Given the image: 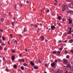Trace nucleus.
Segmentation results:
<instances>
[{
  "instance_id": "obj_37",
  "label": "nucleus",
  "mask_w": 73,
  "mask_h": 73,
  "mask_svg": "<svg viewBox=\"0 0 73 73\" xmlns=\"http://www.w3.org/2000/svg\"><path fill=\"white\" fill-rule=\"evenodd\" d=\"M37 27H38V25H35V27H36V28H37Z\"/></svg>"
},
{
  "instance_id": "obj_64",
  "label": "nucleus",
  "mask_w": 73,
  "mask_h": 73,
  "mask_svg": "<svg viewBox=\"0 0 73 73\" xmlns=\"http://www.w3.org/2000/svg\"><path fill=\"white\" fill-rule=\"evenodd\" d=\"M65 73H68V71H66V72Z\"/></svg>"
},
{
  "instance_id": "obj_7",
  "label": "nucleus",
  "mask_w": 73,
  "mask_h": 73,
  "mask_svg": "<svg viewBox=\"0 0 73 73\" xmlns=\"http://www.w3.org/2000/svg\"><path fill=\"white\" fill-rule=\"evenodd\" d=\"M72 66H71V65H70V63H68L66 66V67H68V68H70Z\"/></svg>"
},
{
  "instance_id": "obj_47",
  "label": "nucleus",
  "mask_w": 73,
  "mask_h": 73,
  "mask_svg": "<svg viewBox=\"0 0 73 73\" xmlns=\"http://www.w3.org/2000/svg\"><path fill=\"white\" fill-rule=\"evenodd\" d=\"M14 8L15 9H16V5H15V6H14Z\"/></svg>"
},
{
  "instance_id": "obj_2",
  "label": "nucleus",
  "mask_w": 73,
  "mask_h": 73,
  "mask_svg": "<svg viewBox=\"0 0 73 73\" xmlns=\"http://www.w3.org/2000/svg\"><path fill=\"white\" fill-rule=\"evenodd\" d=\"M69 5L70 8H73V3H69Z\"/></svg>"
},
{
  "instance_id": "obj_51",
  "label": "nucleus",
  "mask_w": 73,
  "mask_h": 73,
  "mask_svg": "<svg viewBox=\"0 0 73 73\" xmlns=\"http://www.w3.org/2000/svg\"><path fill=\"white\" fill-rule=\"evenodd\" d=\"M59 42H62V40H59Z\"/></svg>"
},
{
  "instance_id": "obj_49",
  "label": "nucleus",
  "mask_w": 73,
  "mask_h": 73,
  "mask_svg": "<svg viewBox=\"0 0 73 73\" xmlns=\"http://www.w3.org/2000/svg\"><path fill=\"white\" fill-rule=\"evenodd\" d=\"M3 16H4V17H5V16H6V15L5 14H4Z\"/></svg>"
},
{
  "instance_id": "obj_38",
  "label": "nucleus",
  "mask_w": 73,
  "mask_h": 73,
  "mask_svg": "<svg viewBox=\"0 0 73 73\" xmlns=\"http://www.w3.org/2000/svg\"><path fill=\"white\" fill-rule=\"evenodd\" d=\"M0 31H1V32H3V30L1 29H0Z\"/></svg>"
},
{
  "instance_id": "obj_54",
  "label": "nucleus",
  "mask_w": 73,
  "mask_h": 73,
  "mask_svg": "<svg viewBox=\"0 0 73 73\" xmlns=\"http://www.w3.org/2000/svg\"><path fill=\"white\" fill-rule=\"evenodd\" d=\"M53 54H55V51H53Z\"/></svg>"
},
{
  "instance_id": "obj_24",
  "label": "nucleus",
  "mask_w": 73,
  "mask_h": 73,
  "mask_svg": "<svg viewBox=\"0 0 73 73\" xmlns=\"http://www.w3.org/2000/svg\"><path fill=\"white\" fill-rule=\"evenodd\" d=\"M12 52L13 53H15V50H12Z\"/></svg>"
},
{
  "instance_id": "obj_15",
  "label": "nucleus",
  "mask_w": 73,
  "mask_h": 73,
  "mask_svg": "<svg viewBox=\"0 0 73 73\" xmlns=\"http://www.w3.org/2000/svg\"><path fill=\"white\" fill-rule=\"evenodd\" d=\"M62 21L63 22H64V23H65V22H66V19H65V18H63Z\"/></svg>"
},
{
  "instance_id": "obj_28",
  "label": "nucleus",
  "mask_w": 73,
  "mask_h": 73,
  "mask_svg": "<svg viewBox=\"0 0 73 73\" xmlns=\"http://www.w3.org/2000/svg\"><path fill=\"white\" fill-rule=\"evenodd\" d=\"M58 61H60V62H62V60H61V59H58Z\"/></svg>"
},
{
  "instance_id": "obj_25",
  "label": "nucleus",
  "mask_w": 73,
  "mask_h": 73,
  "mask_svg": "<svg viewBox=\"0 0 73 73\" xmlns=\"http://www.w3.org/2000/svg\"><path fill=\"white\" fill-rule=\"evenodd\" d=\"M67 58H69V55H67L66 56Z\"/></svg>"
},
{
  "instance_id": "obj_34",
  "label": "nucleus",
  "mask_w": 73,
  "mask_h": 73,
  "mask_svg": "<svg viewBox=\"0 0 73 73\" xmlns=\"http://www.w3.org/2000/svg\"><path fill=\"white\" fill-rule=\"evenodd\" d=\"M45 66H46V67H47V64H45Z\"/></svg>"
},
{
  "instance_id": "obj_60",
  "label": "nucleus",
  "mask_w": 73,
  "mask_h": 73,
  "mask_svg": "<svg viewBox=\"0 0 73 73\" xmlns=\"http://www.w3.org/2000/svg\"><path fill=\"white\" fill-rule=\"evenodd\" d=\"M65 36H67V33H65Z\"/></svg>"
},
{
  "instance_id": "obj_16",
  "label": "nucleus",
  "mask_w": 73,
  "mask_h": 73,
  "mask_svg": "<svg viewBox=\"0 0 73 73\" xmlns=\"http://www.w3.org/2000/svg\"><path fill=\"white\" fill-rule=\"evenodd\" d=\"M13 67L14 68H15V69H16L17 68V65L16 64H15L14 65Z\"/></svg>"
},
{
  "instance_id": "obj_11",
  "label": "nucleus",
  "mask_w": 73,
  "mask_h": 73,
  "mask_svg": "<svg viewBox=\"0 0 73 73\" xmlns=\"http://www.w3.org/2000/svg\"><path fill=\"white\" fill-rule=\"evenodd\" d=\"M70 70L72 72H73V67L71 66L70 68Z\"/></svg>"
},
{
  "instance_id": "obj_13",
  "label": "nucleus",
  "mask_w": 73,
  "mask_h": 73,
  "mask_svg": "<svg viewBox=\"0 0 73 73\" xmlns=\"http://www.w3.org/2000/svg\"><path fill=\"white\" fill-rule=\"evenodd\" d=\"M68 20L70 24H72V20H70V19H68Z\"/></svg>"
},
{
  "instance_id": "obj_17",
  "label": "nucleus",
  "mask_w": 73,
  "mask_h": 73,
  "mask_svg": "<svg viewBox=\"0 0 73 73\" xmlns=\"http://www.w3.org/2000/svg\"><path fill=\"white\" fill-rule=\"evenodd\" d=\"M69 42L70 43H72L73 42V39H71L70 40Z\"/></svg>"
},
{
  "instance_id": "obj_10",
  "label": "nucleus",
  "mask_w": 73,
  "mask_h": 73,
  "mask_svg": "<svg viewBox=\"0 0 73 73\" xmlns=\"http://www.w3.org/2000/svg\"><path fill=\"white\" fill-rule=\"evenodd\" d=\"M51 28L52 29V30H54V28H55V26L54 25L51 26Z\"/></svg>"
},
{
  "instance_id": "obj_29",
  "label": "nucleus",
  "mask_w": 73,
  "mask_h": 73,
  "mask_svg": "<svg viewBox=\"0 0 73 73\" xmlns=\"http://www.w3.org/2000/svg\"><path fill=\"white\" fill-rule=\"evenodd\" d=\"M23 65L24 66H28V64H25V63L23 64Z\"/></svg>"
},
{
  "instance_id": "obj_33",
  "label": "nucleus",
  "mask_w": 73,
  "mask_h": 73,
  "mask_svg": "<svg viewBox=\"0 0 73 73\" xmlns=\"http://www.w3.org/2000/svg\"><path fill=\"white\" fill-rule=\"evenodd\" d=\"M2 50V47L0 46V50Z\"/></svg>"
},
{
  "instance_id": "obj_14",
  "label": "nucleus",
  "mask_w": 73,
  "mask_h": 73,
  "mask_svg": "<svg viewBox=\"0 0 73 73\" xmlns=\"http://www.w3.org/2000/svg\"><path fill=\"white\" fill-rule=\"evenodd\" d=\"M63 7H64L62 9V11H64L65 10V5H64Z\"/></svg>"
},
{
  "instance_id": "obj_48",
  "label": "nucleus",
  "mask_w": 73,
  "mask_h": 73,
  "mask_svg": "<svg viewBox=\"0 0 73 73\" xmlns=\"http://www.w3.org/2000/svg\"><path fill=\"white\" fill-rule=\"evenodd\" d=\"M39 25H40L41 26V27H42V24L41 23H40Z\"/></svg>"
},
{
  "instance_id": "obj_44",
  "label": "nucleus",
  "mask_w": 73,
  "mask_h": 73,
  "mask_svg": "<svg viewBox=\"0 0 73 73\" xmlns=\"http://www.w3.org/2000/svg\"><path fill=\"white\" fill-rule=\"evenodd\" d=\"M57 61H58V60L57 59H56L55 60V62H57Z\"/></svg>"
},
{
  "instance_id": "obj_40",
  "label": "nucleus",
  "mask_w": 73,
  "mask_h": 73,
  "mask_svg": "<svg viewBox=\"0 0 73 73\" xmlns=\"http://www.w3.org/2000/svg\"><path fill=\"white\" fill-rule=\"evenodd\" d=\"M38 61L40 62V64L42 63V62H41V60H39Z\"/></svg>"
},
{
  "instance_id": "obj_57",
  "label": "nucleus",
  "mask_w": 73,
  "mask_h": 73,
  "mask_svg": "<svg viewBox=\"0 0 73 73\" xmlns=\"http://www.w3.org/2000/svg\"><path fill=\"white\" fill-rule=\"evenodd\" d=\"M15 42H17V41L16 40H15Z\"/></svg>"
},
{
  "instance_id": "obj_35",
  "label": "nucleus",
  "mask_w": 73,
  "mask_h": 73,
  "mask_svg": "<svg viewBox=\"0 0 73 73\" xmlns=\"http://www.w3.org/2000/svg\"><path fill=\"white\" fill-rule=\"evenodd\" d=\"M65 53L66 54H67V53H68V51L66 50H65Z\"/></svg>"
},
{
  "instance_id": "obj_43",
  "label": "nucleus",
  "mask_w": 73,
  "mask_h": 73,
  "mask_svg": "<svg viewBox=\"0 0 73 73\" xmlns=\"http://www.w3.org/2000/svg\"><path fill=\"white\" fill-rule=\"evenodd\" d=\"M1 21L3 22L4 21V19L3 18H2L1 19Z\"/></svg>"
},
{
  "instance_id": "obj_59",
  "label": "nucleus",
  "mask_w": 73,
  "mask_h": 73,
  "mask_svg": "<svg viewBox=\"0 0 73 73\" xmlns=\"http://www.w3.org/2000/svg\"><path fill=\"white\" fill-rule=\"evenodd\" d=\"M8 25V23H7L6 24V25Z\"/></svg>"
},
{
  "instance_id": "obj_58",
  "label": "nucleus",
  "mask_w": 73,
  "mask_h": 73,
  "mask_svg": "<svg viewBox=\"0 0 73 73\" xmlns=\"http://www.w3.org/2000/svg\"><path fill=\"white\" fill-rule=\"evenodd\" d=\"M19 56H21V54H19Z\"/></svg>"
},
{
  "instance_id": "obj_9",
  "label": "nucleus",
  "mask_w": 73,
  "mask_h": 73,
  "mask_svg": "<svg viewBox=\"0 0 73 73\" xmlns=\"http://www.w3.org/2000/svg\"><path fill=\"white\" fill-rule=\"evenodd\" d=\"M40 37L41 38L42 41H44V36H40Z\"/></svg>"
},
{
  "instance_id": "obj_55",
  "label": "nucleus",
  "mask_w": 73,
  "mask_h": 73,
  "mask_svg": "<svg viewBox=\"0 0 73 73\" xmlns=\"http://www.w3.org/2000/svg\"><path fill=\"white\" fill-rule=\"evenodd\" d=\"M25 50L26 52H27V48H25Z\"/></svg>"
},
{
  "instance_id": "obj_6",
  "label": "nucleus",
  "mask_w": 73,
  "mask_h": 73,
  "mask_svg": "<svg viewBox=\"0 0 73 73\" xmlns=\"http://www.w3.org/2000/svg\"><path fill=\"white\" fill-rule=\"evenodd\" d=\"M19 62H21V61L22 62H24V61H25V60L24 59H19Z\"/></svg>"
},
{
  "instance_id": "obj_41",
  "label": "nucleus",
  "mask_w": 73,
  "mask_h": 73,
  "mask_svg": "<svg viewBox=\"0 0 73 73\" xmlns=\"http://www.w3.org/2000/svg\"><path fill=\"white\" fill-rule=\"evenodd\" d=\"M5 70L6 71V72H9V70H8V69H6Z\"/></svg>"
},
{
  "instance_id": "obj_62",
  "label": "nucleus",
  "mask_w": 73,
  "mask_h": 73,
  "mask_svg": "<svg viewBox=\"0 0 73 73\" xmlns=\"http://www.w3.org/2000/svg\"><path fill=\"white\" fill-rule=\"evenodd\" d=\"M31 26H33V24H31Z\"/></svg>"
},
{
  "instance_id": "obj_8",
  "label": "nucleus",
  "mask_w": 73,
  "mask_h": 73,
  "mask_svg": "<svg viewBox=\"0 0 73 73\" xmlns=\"http://www.w3.org/2000/svg\"><path fill=\"white\" fill-rule=\"evenodd\" d=\"M30 64L32 66H35V63L32 62H30Z\"/></svg>"
},
{
  "instance_id": "obj_61",
  "label": "nucleus",
  "mask_w": 73,
  "mask_h": 73,
  "mask_svg": "<svg viewBox=\"0 0 73 73\" xmlns=\"http://www.w3.org/2000/svg\"><path fill=\"white\" fill-rule=\"evenodd\" d=\"M45 41H46V42H47V41H48V40H47L46 39V40H45Z\"/></svg>"
},
{
  "instance_id": "obj_53",
  "label": "nucleus",
  "mask_w": 73,
  "mask_h": 73,
  "mask_svg": "<svg viewBox=\"0 0 73 73\" xmlns=\"http://www.w3.org/2000/svg\"><path fill=\"white\" fill-rule=\"evenodd\" d=\"M71 52L73 53V50H71Z\"/></svg>"
},
{
  "instance_id": "obj_39",
  "label": "nucleus",
  "mask_w": 73,
  "mask_h": 73,
  "mask_svg": "<svg viewBox=\"0 0 73 73\" xmlns=\"http://www.w3.org/2000/svg\"><path fill=\"white\" fill-rule=\"evenodd\" d=\"M2 45H3V46H5V44L4 43H2L1 44Z\"/></svg>"
},
{
  "instance_id": "obj_52",
  "label": "nucleus",
  "mask_w": 73,
  "mask_h": 73,
  "mask_svg": "<svg viewBox=\"0 0 73 73\" xmlns=\"http://www.w3.org/2000/svg\"><path fill=\"white\" fill-rule=\"evenodd\" d=\"M55 1L56 2V3H57L58 2V1L57 0H55Z\"/></svg>"
},
{
  "instance_id": "obj_46",
  "label": "nucleus",
  "mask_w": 73,
  "mask_h": 73,
  "mask_svg": "<svg viewBox=\"0 0 73 73\" xmlns=\"http://www.w3.org/2000/svg\"><path fill=\"white\" fill-rule=\"evenodd\" d=\"M7 50V48L6 47H5L4 48V50Z\"/></svg>"
},
{
  "instance_id": "obj_31",
  "label": "nucleus",
  "mask_w": 73,
  "mask_h": 73,
  "mask_svg": "<svg viewBox=\"0 0 73 73\" xmlns=\"http://www.w3.org/2000/svg\"><path fill=\"white\" fill-rule=\"evenodd\" d=\"M27 31V30L26 29L24 28V31L25 32H26V31Z\"/></svg>"
},
{
  "instance_id": "obj_23",
  "label": "nucleus",
  "mask_w": 73,
  "mask_h": 73,
  "mask_svg": "<svg viewBox=\"0 0 73 73\" xmlns=\"http://www.w3.org/2000/svg\"><path fill=\"white\" fill-rule=\"evenodd\" d=\"M2 40L3 41H5V38H4V37H2Z\"/></svg>"
},
{
  "instance_id": "obj_36",
  "label": "nucleus",
  "mask_w": 73,
  "mask_h": 73,
  "mask_svg": "<svg viewBox=\"0 0 73 73\" xmlns=\"http://www.w3.org/2000/svg\"><path fill=\"white\" fill-rule=\"evenodd\" d=\"M47 13H48V12H49V10L48 9V10L46 11Z\"/></svg>"
},
{
  "instance_id": "obj_26",
  "label": "nucleus",
  "mask_w": 73,
  "mask_h": 73,
  "mask_svg": "<svg viewBox=\"0 0 73 73\" xmlns=\"http://www.w3.org/2000/svg\"><path fill=\"white\" fill-rule=\"evenodd\" d=\"M61 53V51H58V54H60Z\"/></svg>"
},
{
  "instance_id": "obj_30",
  "label": "nucleus",
  "mask_w": 73,
  "mask_h": 73,
  "mask_svg": "<svg viewBox=\"0 0 73 73\" xmlns=\"http://www.w3.org/2000/svg\"><path fill=\"white\" fill-rule=\"evenodd\" d=\"M62 49H63V48H59V50H61H61H62Z\"/></svg>"
},
{
  "instance_id": "obj_4",
  "label": "nucleus",
  "mask_w": 73,
  "mask_h": 73,
  "mask_svg": "<svg viewBox=\"0 0 73 73\" xmlns=\"http://www.w3.org/2000/svg\"><path fill=\"white\" fill-rule=\"evenodd\" d=\"M63 62L64 64H68V60H64Z\"/></svg>"
},
{
  "instance_id": "obj_1",
  "label": "nucleus",
  "mask_w": 73,
  "mask_h": 73,
  "mask_svg": "<svg viewBox=\"0 0 73 73\" xmlns=\"http://www.w3.org/2000/svg\"><path fill=\"white\" fill-rule=\"evenodd\" d=\"M72 30V28L70 27H68L67 29V31H69V32L67 33V34L68 35H69V34H71L72 33V31L71 30Z\"/></svg>"
},
{
  "instance_id": "obj_27",
  "label": "nucleus",
  "mask_w": 73,
  "mask_h": 73,
  "mask_svg": "<svg viewBox=\"0 0 73 73\" xmlns=\"http://www.w3.org/2000/svg\"><path fill=\"white\" fill-rule=\"evenodd\" d=\"M19 6H21V7H23V5L22 3H19Z\"/></svg>"
},
{
  "instance_id": "obj_45",
  "label": "nucleus",
  "mask_w": 73,
  "mask_h": 73,
  "mask_svg": "<svg viewBox=\"0 0 73 73\" xmlns=\"http://www.w3.org/2000/svg\"><path fill=\"white\" fill-rule=\"evenodd\" d=\"M5 57H4L3 58V61H5Z\"/></svg>"
},
{
  "instance_id": "obj_18",
  "label": "nucleus",
  "mask_w": 73,
  "mask_h": 73,
  "mask_svg": "<svg viewBox=\"0 0 73 73\" xmlns=\"http://www.w3.org/2000/svg\"><path fill=\"white\" fill-rule=\"evenodd\" d=\"M21 70H23L24 69V67L23 66L21 67Z\"/></svg>"
},
{
  "instance_id": "obj_12",
  "label": "nucleus",
  "mask_w": 73,
  "mask_h": 73,
  "mask_svg": "<svg viewBox=\"0 0 73 73\" xmlns=\"http://www.w3.org/2000/svg\"><path fill=\"white\" fill-rule=\"evenodd\" d=\"M15 56H13L11 57L12 60L13 61H14V60H15Z\"/></svg>"
},
{
  "instance_id": "obj_63",
  "label": "nucleus",
  "mask_w": 73,
  "mask_h": 73,
  "mask_svg": "<svg viewBox=\"0 0 73 73\" xmlns=\"http://www.w3.org/2000/svg\"><path fill=\"white\" fill-rule=\"evenodd\" d=\"M12 36V34H10V36Z\"/></svg>"
},
{
  "instance_id": "obj_19",
  "label": "nucleus",
  "mask_w": 73,
  "mask_h": 73,
  "mask_svg": "<svg viewBox=\"0 0 73 73\" xmlns=\"http://www.w3.org/2000/svg\"><path fill=\"white\" fill-rule=\"evenodd\" d=\"M34 69H38V67H36V66H34Z\"/></svg>"
},
{
  "instance_id": "obj_5",
  "label": "nucleus",
  "mask_w": 73,
  "mask_h": 73,
  "mask_svg": "<svg viewBox=\"0 0 73 73\" xmlns=\"http://www.w3.org/2000/svg\"><path fill=\"white\" fill-rule=\"evenodd\" d=\"M51 66L52 67H53V68L55 66V62H54L52 63L51 64Z\"/></svg>"
},
{
  "instance_id": "obj_32",
  "label": "nucleus",
  "mask_w": 73,
  "mask_h": 73,
  "mask_svg": "<svg viewBox=\"0 0 73 73\" xmlns=\"http://www.w3.org/2000/svg\"><path fill=\"white\" fill-rule=\"evenodd\" d=\"M26 3L27 4H29V2L28 1H26Z\"/></svg>"
},
{
  "instance_id": "obj_22",
  "label": "nucleus",
  "mask_w": 73,
  "mask_h": 73,
  "mask_svg": "<svg viewBox=\"0 0 73 73\" xmlns=\"http://www.w3.org/2000/svg\"><path fill=\"white\" fill-rule=\"evenodd\" d=\"M15 24V22H13L12 23V25H13V26H15V25H14V24Z\"/></svg>"
},
{
  "instance_id": "obj_3",
  "label": "nucleus",
  "mask_w": 73,
  "mask_h": 73,
  "mask_svg": "<svg viewBox=\"0 0 73 73\" xmlns=\"http://www.w3.org/2000/svg\"><path fill=\"white\" fill-rule=\"evenodd\" d=\"M68 13H70L72 14V13H73V11H72V10H70V11H68L67 12V13L68 14Z\"/></svg>"
},
{
  "instance_id": "obj_56",
  "label": "nucleus",
  "mask_w": 73,
  "mask_h": 73,
  "mask_svg": "<svg viewBox=\"0 0 73 73\" xmlns=\"http://www.w3.org/2000/svg\"><path fill=\"white\" fill-rule=\"evenodd\" d=\"M8 44H9V45L10 43H9V41H8Z\"/></svg>"
},
{
  "instance_id": "obj_42",
  "label": "nucleus",
  "mask_w": 73,
  "mask_h": 73,
  "mask_svg": "<svg viewBox=\"0 0 73 73\" xmlns=\"http://www.w3.org/2000/svg\"><path fill=\"white\" fill-rule=\"evenodd\" d=\"M64 42H65V43H67V40H66L64 41Z\"/></svg>"
},
{
  "instance_id": "obj_20",
  "label": "nucleus",
  "mask_w": 73,
  "mask_h": 73,
  "mask_svg": "<svg viewBox=\"0 0 73 73\" xmlns=\"http://www.w3.org/2000/svg\"><path fill=\"white\" fill-rule=\"evenodd\" d=\"M57 24H58V25H59V26H60V27H61V23H57Z\"/></svg>"
},
{
  "instance_id": "obj_21",
  "label": "nucleus",
  "mask_w": 73,
  "mask_h": 73,
  "mask_svg": "<svg viewBox=\"0 0 73 73\" xmlns=\"http://www.w3.org/2000/svg\"><path fill=\"white\" fill-rule=\"evenodd\" d=\"M58 20H61V17L60 16H58Z\"/></svg>"
},
{
  "instance_id": "obj_50",
  "label": "nucleus",
  "mask_w": 73,
  "mask_h": 73,
  "mask_svg": "<svg viewBox=\"0 0 73 73\" xmlns=\"http://www.w3.org/2000/svg\"><path fill=\"white\" fill-rule=\"evenodd\" d=\"M9 15H10V16H12V15H11V12H9Z\"/></svg>"
}]
</instances>
